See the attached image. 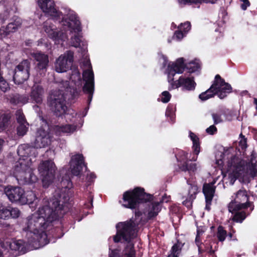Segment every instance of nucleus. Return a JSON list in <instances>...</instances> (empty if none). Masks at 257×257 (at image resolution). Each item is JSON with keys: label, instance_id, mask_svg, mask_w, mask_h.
Segmentation results:
<instances>
[{"label": "nucleus", "instance_id": "obj_1", "mask_svg": "<svg viewBox=\"0 0 257 257\" xmlns=\"http://www.w3.org/2000/svg\"><path fill=\"white\" fill-rule=\"evenodd\" d=\"M67 181V186L60 191H56L54 198L44 200L38 210L27 217L25 229L28 231V249L23 240H18L7 242L11 250H18L23 254L27 250L39 249L48 243L45 230L63 216L68 209L66 204L70 199L68 188L71 187L72 183L70 181Z\"/></svg>", "mask_w": 257, "mask_h": 257}, {"label": "nucleus", "instance_id": "obj_2", "mask_svg": "<svg viewBox=\"0 0 257 257\" xmlns=\"http://www.w3.org/2000/svg\"><path fill=\"white\" fill-rule=\"evenodd\" d=\"M67 19H64L62 21V25L66 26V33L69 31L73 34L71 36L70 43L75 47H80L82 46V54L84 59L81 63L83 64V79L85 84L83 87V90L88 94V101L89 104L92 99L94 89V78L92 71V66L89 60L87 58L86 50V45L81 39V36L79 32L81 31L80 22L76 13L70 10L68 11Z\"/></svg>", "mask_w": 257, "mask_h": 257}, {"label": "nucleus", "instance_id": "obj_3", "mask_svg": "<svg viewBox=\"0 0 257 257\" xmlns=\"http://www.w3.org/2000/svg\"><path fill=\"white\" fill-rule=\"evenodd\" d=\"M82 83L80 73L77 69H75L72 71L69 81H62L60 85V89L51 92L48 103L56 115L59 116L66 112V96L71 95V98H73L77 96Z\"/></svg>", "mask_w": 257, "mask_h": 257}, {"label": "nucleus", "instance_id": "obj_4", "mask_svg": "<svg viewBox=\"0 0 257 257\" xmlns=\"http://www.w3.org/2000/svg\"><path fill=\"white\" fill-rule=\"evenodd\" d=\"M17 153L20 158L15 165L14 176L21 185L36 182L38 178L33 173L34 168L32 166L33 159L38 154L36 149L24 144L19 147Z\"/></svg>", "mask_w": 257, "mask_h": 257}, {"label": "nucleus", "instance_id": "obj_5", "mask_svg": "<svg viewBox=\"0 0 257 257\" xmlns=\"http://www.w3.org/2000/svg\"><path fill=\"white\" fill-rule=\"evenodd\" d=\"M228 176L224 177L226 183L233 185L236 180H242L244 182L248 181L250 177L257 176V154L252 152L248 162L233 157L228 162Z\"/></svg>", "mask_w": 257, "mask_h": 257}, {"label": "nucleus", "instance_id": "obj_6", "mask_svg": "<svg viewBox=\"0 0 257 257\" xmlns=\"http://www.w3.org/2000/svg\"><path fill=\"white\" fill-rule=\"evenodd\" d=\"M139 213H136V216H138V218H136L135 222L130 220L119 222L116 225L117 233L113 237L114 241L118 242L123 240L127 243L122 252L123 257H135V251L132 239L137 236V228L136 224L138 223Z\"/></svg>", "mask_w": 257, "mask_h": 257}, {"label": "nucleus", "instance_id": "obj_7", "mask_svg": "<svg viewBox=\"0 0 257 257\" xmlns=\"http://www.w3.org/2000/svg\"><path fill=\"white\" fill-rule=\"evenodd\" d=\"M184 70V60L182 58H179L175 62H170L168 64L166 73L168 74V81L172 85V88L182 87L184 90L188 91L194 90L196 84L193 77H189L186 75L181 76L178 80L173 81V77L175 74L182 73Z\"/></svg>", "mask_w": 257, "mask_h": 257}, {"label": "nucleus", "instance_id": "obj_8", "mask_svg": "<svg viewBox=\"0 0 257 257\" xmlns=\"http://www.w3.org/2000/svg\"><path fill=\"white\" fill-rule=\"evenodd\" d=\"M232 200L228 205V210L232 214L234 213L233 220L236 222H242L246 217L244 212H237L238 211L250 207L251 203L248 201V195L245 189L239 190L233 197Z\"/></svg>", "mask_w": 257, "mask_h": 257}, {"label": "nucleus", "instance_id": "obj_9", "mask_svg": "<svg viewBox=\"0 0 257 257\" xmlns=\"http://www.w3.org/2000/svg\"><path fill=\"white\" fill-rule=\"evenodd\" d=\"M151 199V195L146 193L143 188L137 187L124 193L122 206L132 209H135L140 203L149 201Z\"/></svg>", "mask_w": 257, "mask_h": 257}, {"label": "nucleus", "instance_id": "obj_10", "mask_svg": "<svg viewBox=\"0 0 257 257\" xmlns=\"http://www.w3.org/2000/svg\"><path fill=\"white\" fill-rule=\"evenodd\" d=\"M67 13L65 14V16L62 18L60 22L62 26L61 30L58 31L56 27L52 24L51 20L46 21L43 25V29L44 31L47 34L48 37L53 39L55 43L60 44L68 39V35L66 33V26L62 25V21L64 19H68ZM69 21V20H68Z\"/></svg>", "mask_w": 257, "mask_h": 257}, {"label": "nucleus", "instance_id": "obj_11", "mask_svg": "<svg viewBox=\"0 0 257 257\" xmlns=\"http://www.w3.org/2000/svg\"><path fill=\"white\" fill-rule=\"evenodd\" d=\"M38 171L42 177L43 187H48L55 178L56 166L52 160L42 161L38 168Z\"/></svg>", "mask_w": 257, "mask_h": 257}, {"label": "nucleus", "instance_id": "obj_12", "mask_svg": "<svg viewBox=\"0 0 257 257\" xmlns=\"http://www.w3.org/2000/svg\"><path fill=\"white\" fill-rule=\"evenodd\" d=\"M30 63L25 60L17 66L15 70L13 79L16 84H21L29 77Z\"/></svg>", "mask_w": 257, "mask_h": 257}, {"label": "nucleus", "instance_id": "obj_13", "mask_svg": "<svg viewBox=\"0 0 257 257\" xmlns=\"http://www.w3.org/2000/svg\"><path fill=\"white\" fill-rule=\"evenodd\" d=\"M211 87L214 94H217L221 99L224 98L226 96V94L230 93L231 91L230 85L226 83L219 75L215 76Z\"/></svg>", "mask_w": 257, "mask_h": 257}, {"label": "nucleus", "instance_id": "obj_14", "mask_svg": "<svg viewBox=\"0 0 257 257\" xmlns=\"http://www.w3.org/2000/svg\"><path fill=\"white\" fill-rule=\"evenodd\" d=\"M73 60V53L71 51H68L60 55L56 60L55 64L56 71L59 73L67 71L70 68Z\"/></svg>", "mask_w": 257, "mask_h": 257}, {"label": "nucleus", "instance_id": "obj_15", "mask_svg": "<svg viewBox=\"0 0 257 257\" xmlns=\"http://www.w3.org/2000/svg\"><path fill=\"white\" fill-rule=\"evenodd\" d=\"M38 3L43 12L47 14L54 19L58 20L61 19L62 14L55 9L53 1L38 0Z\"/></svg>", "mask_w": 257, "mask_h": 257}, {"label": "nucleus", "instance_id": "obj_16", "mask_svg": "<svg viewBox=\"0 0 257 257\" xmlns=\"http://www.w3.org/2000/svg\"><path fill=\"white\" fill-rule=\"evenodd\" d=\"M52 141L51 137L47 131L40 128L37 132L34 143L35 148H42L48 146Z\"/></svg>", "mask_w": 257, "mask_h": 257}, {"label": "nucleus", "instance_id": "obj_17", "mask_svg": "<svg viewBox=\"0 0 257 257\" xmlns=\"http://www.w3.org/2000/svg\"><path fill=\"white\" fill-rule=\"evenodd\" d=\"M5 193L11 202L25 204L26 200L23 198L24 191L21 188L8 187L5 189Z\"/></svg>", "mask_w": 257, "mask_h": 257}, {"label": "nucleus", "instance_id": "obj_18", "mask_svg": "<svg viewBox=\"0 0 257 257\" xmlns=\"http://www.w3.org/2000/svg\"><path fill=\"white\" fill-rule=\"evenodd\" d=\"M70 166L72 174L74 176H78L82 169V167L85 166L83 155L77 154L72 156L70 161Z\"/></svg>", "mask_w": 257, "mask_h": 257}, {"label": "nucleus", "instance_id": "obj_19", "mask_svg": "<svg viewBox=\"0 0 257 257\" xmlns=\"http://www.w3.org/2000/svg\"><path fill=\"white\" fill-rule=\"evenodd\" d=\"M45 94L43 86L38 83H35L31 88L30 98L32 102L37 104L42 103Z\"/></svg>", "mask_w": 257, "mask_h": 257}, {"label": "nucleus", "instance_id": "obj_20", "mask_svg": "<svg viewBox=\"0 0 257 257\" xmlns=\"http://www.w3.org/2000/svg\"><path fill=\"white\" fill-rule=\"evenodd\" d=\"M32 55L37 62V69L39 70L45 71L49 63L48 55L41 52L33 53Z\"/></svg>", "mask_w": 257, "mask_h": 257}, {"label": "nucleus", "instance_id": "obj_21", "mask_svg": "<svg viewBox=\"0 0 257 257\" xmlns=\"http://www.w3.org/2000/svg\"><path fill=\"white\" fill-rule=\"evenodd\" d=\"M187 183L189 186L188 196L186 197V199L183 202V203L187 207H189L196 197L198 187L195 182L190 179L187 180Z\"/></svg>", "mask_w": 257, "mask_h": 257}, {"label": "nucleus", "instance_id": "obj_22", "mask_svg": "<svg viewBox=\"0 0 257 257\" xmlns=\"http://www.w3.org/2000/svg\"><path fill=\"white\" fill-rule=\"evenodd\" d=\"M215 188L213 183L205 184L203 187V192L206 199V209L209 210L214 196Z\"/></svg>", "mask_w": 257, "mask_h": 257}, {"label": "nucleus", "instance_id": "obj_23", "mask_svg": "<svg viewBox=\"0 0 257 257\" xmlns=\"http://www.w3.org/2000/svg\"><path fill=\"white\" fill-rule=\"evenodd\" d=\"M76 127L74 124L57 125L53 127V130L57 136H60L62 134H72L76 130Z\"/></svg>", "mask_w": 257, "mask_h": 257}, {"label": "nucleus", "instance_id": "obj_24", "mask_svg": "<svg viewBox=\"0 0 257 257\" xmlns=\"http://www.w3.org/2000/svg\"><path fill=\"white\" fill-rule=\"evenodd\" d=\"M161 209V206L159 201H154L149 205L148 208L145 212L149 219L156 217Z\"/></svg>", "mask_w": 257, "mask_h": 257}, {"label": "nucleus", "instance_id": "obj_25", "mask_svg": "<svg viewBox=\"0 0 257 257\" xmlns=\"http://www.w3.org/2000/svg\"><path fill=\"white\" fill-rule=\"evenodd\" d=\"M217 0H177L180 6L186 5H198L203 3L214 4Z\"/></svg>", "mask_w": 257, "mask_h": 257}, {"label": "nucleus", "instance_id": "obj_26", "mask_svg": "<svg viewBox=\"0 0 257 257\" xmlns=\"http://www.w3.org/2000/svg\"><path fill=\"white\" fill-rule=\"evenodd\" d=\"M29 100V97L26 95H20L16 94L11 97L10 101L11 103L18 104H24L28 102Z\"/></svg>", "mask_w": 257, "mask_h": 257}, {"label": "nucleus", "instance_id": "obj_27", "mask_svg": "<svg viewBox=\"0 0 257 257\" xmlns=\"http://www.w3.org/2000/svg\"><path fill=\"white\" fill-rule=\"evenodd\" d=\"M11 116L9 114H3L0 116V132L9 127L11 124Z\"/></svg>", "mask_w": 257, "mask_h": 257}, {"label": "nucleus", "instance_id": "obj_28", "mask_svg": "<svg viewBox=\"0 0 257 257\" xmlns=\"http://www.w3.org/2000/svg\"><path fill=\"white\" fill-rule=\"evenodd\" d=\"M184 69L186 68L190 73H194L198 71L200 68V64L199 60H195L190 61L187 63L185 65L184 64Z\"/></svg>", "mask_w": 257, "mask_h": 257}, {"label": "nucleus", "instance_id": "obj_29", "mask_svg": "<svg viewBox=\"0 0 257 257\" xmlns=\"http://www.w3.org/2000/svg\"><path fill=\"white\" fill-rule=\"evenodd\" d=\"M22 25V20L19 18H17L13 22L9 23L7 25L8 32L10 33L15 32Z\"/></svg>", "mask_w": 257, "mask_h": 257}, {"label": "nucleus", "instance_id": "obj_30", "mask_svg": "<svg viewBox=\"0 0 257 257\" xmlns=\"http://www.w3.org/2000/svg\"><path fill=\"white\" fill-rule=\"evenodd\" d=\"M190 138L193 142V149L194 153L198 155L200 152V144L199 138L193 133H190Z\"/></svg>", "mask_w": 257, "mask_h": 257}, {"label": "nucleus", "instance_id": "obj_31", "mask_svg": "<svg viewBox=\"0 0 257 257\" xmlns=\"http://www.w3.org/2000/svg\"><path fill=\"white\" fill-rule=\"evenodd\" d=\"M23 198L26 200L25 204L27 203L32 204L36 200V195L33 191H30L24 193Z\"/></svg>", "mask_w": 257, "mask_h": 257}, {"label": "nucleus", "instance_id": "obj_32", "mask_svg": "<svg viewBox=\"0 0 257 257\" xmlns=\"http://www.w3.org/2000/svg\"><path fill=\"white\" fill-rule=\"evenodd\" d=\"M215 95L213 89L211 86L208 90H207L205 92H202L201 93L199 97L202 100H206L208 99L213 97Z\"/></svg>", "mask_w": 257, "mask_h": 257}, {"label": "nucleus", "instance_id": "obj_33", "mask_svg": "<svg viewBox=\"0 0 257 257\" xmlns=\"http://www.w3.org/2000/svg\"><path fill=\"white\" fill-rule=\"evenodd\" d=\"M29 124L27 122L20 123L17 128L19 136H23L28 131Z\"/></svg>", "mask_w": 257, "mask_h": 257}, {"label": "nucleus", "instance_id": "obj_34", "mask_svg": "<svg viewBox=\"0 0 257 257\" xmlns=\"http://www.w3.org/2000/svg\"><path fill=\"white\" fill-rule=\"evenodd\" d=\"M217 237L220 241H223L226 237V231L221 226L218 227Z\"/></svg>", "mask_w": 257, "mask_h": 257}, {"label": "nucleus", "instance_id": "obj_35", "mask_svg": "<svg viewBox=\"0 0 257 257\" xmlns=\"http://www.w3.org/2000/svg\"><path fill=\"white\" fill-rule=\"evenodd\" d=\"M197 164L195 163H190L188 164L187 163H185V165H183L181 169L183 171H188L189 172H194L197 169Z\"/></svg>", "mask_w": 257, "mask_h": 257}, {"label": "nucleus", "instance_id": "obj_36", "mask_svg": "<svg viewBox=\"0 0 257 257\" xmlns=\"http://www.w3.org/2000/svg\"><path fill=\"white\" fill-rule=\"evenodd\" d=\"M171 251V254H169L168 257H178L181 251L180 245L177 244H174L172 246Z\"/></svg>", "mask_w": 257, "mask_h": 257}, {"label": "nucleus", "instance_id": "obj_37", "mask_svg": "<svg viewBox=\"0 0 257 257\" xmlns=\"http://www.w3.org/2000/svg\"><path fill=\"white\" fill-rule=\"evenodd\" d=\"M188 153L184 151H180L176 155V158L179 162H185L188 159Z\"/></svg>", "mask_w": 257, "mask_h": 257}, {"label": "nucleus", "instance_id": "obj_38", "mask_svg": "<svg viewBox=\"0 0 257 257\" xmlns=\"http://www.w3.org/2000/svg\"><path fill=\"white\" fill-rule=\"evenodd\" d=\"M16 116L19 124L27 122L23 112L21 110H18L16 111Z\"/></svg>", "mask_w": 257, "mask_h": 257}, {"label": "nucleus", "instance_id": "obj_39", "mask_svg": "<svg viewBox=\"0 0 257 257\" xmlns=\"http://www.w3.org/2000/svg\"><path fill=\"white\" fill-rule=\"evenodd\" d=\"M203 232H204V231L200 230L199 229H198L197 232V235H196V238H195V242H196L197 246H198V251H199V252L204 251L203 250H202L201 249V244L200 243V236L202 234Z\"/></svg>", "mask_w": 257, "mask_h": 257}, {"label": "nucleus", "instance_id": "obj_40", "mask_svg": "<svg viewBox=\"0 0 257 257\" xmlns=\"http://www.w3.org/2000/svg\"><path fill=\"white\" fill-rule=\"evenodd\" d=\"M191 24L189 22H186L183 24H181L179 27L178 29L182 31L185 34L190 30Z\"/></svg>", "mask_w": 257, "mask_h": 257}, {"label": "nucleus", "instance_id": "obj_41", "mask_svg": "<svg viewBox=\"0 0 257 257\" xmlns=\"http://www.w3.org/2000/svg\"><path fill=\"white\" fill-rule=\"evenodd\" d=\"M221 115V113L220 112H214L212 114L214 124H216L222 122Z\"/></svg>", "mask_w": 257, "mask_h": 257}, {"label": "nucleus", "instance_id": "obj_42", "mask_svg": "<svg viewBox=\"0 0 257 257\" xmlns=\"http://www.w3.org/2000/svg\"><path fill=\"white\" fill-rule=\"evenodd\" d=\"M185 35L184 33L179 29L175 32L173 36V39L177 41H180L183 38Z\"/></svg>", "mask_w": 257, "mask_h": 257}, {"label": "nucleus", "instance_id": "obj_43", "mask_svg": "<svg viewBox=\"0 0 257 257\" xmlns=\"http://www.w3.org/2000/svg\"><path fill=\"white\" fill-rule=\"evenodd\" d=\"M171 97V95L168 91H165L162 93L161 101L164 103L169 102Z\"/></svg>", "mask_w": 257, "mask_h": 257}, {"label": "nucleus", "instance_id": "obj_44", "mask_svg": "<svg viewBox=\"0 0 257 257\" xmlns=\"http://www.w3.org/2000/svg\"><path fill=\"white\" fill-rule=\"evenodd\" d=\"M95 178L96 176L93 173L88 172L86 177V181L88 183V185H89L91 182H92Z\"/></svg>", "mask_w": 257, "mask_h": 257}, {"label": "nucleus", "instance_id": "obj_45", "mask_svg": "<svg viewBox=\"0 0 257 257\" xmlns=\"http://www.w3.org/2000/svg\"><path fill=\"white\" fill-rule=\"evenodd\" d=\"M239 139V146L242 149L246 148L247 147L246 140L243 136H242L241 134L240 135Z\"/></svg>", "mask_w": 257, "mask_h": 257}, {"label": "nucleus", "instance_id": "obj_46", "mask_svg": "<svg viewBox=\"0 0 257 257\" xmlns=\"http://www.w3.org/2000/svg\"><path fill=\"white\" fill-rule=\"evenodd\" d=\"M204 248H202L201 247V249L202 250H203L204 251H201V252H199V253H202L204 252H209L210 253L212 254V253H213L214 252V251L212 250V246L210 245H208L207 243H206L205 244H204Z\"/></svg>", "mask_w": 257, "mask_h": 257}, {"label": "nucleus", "instance_id": "obj_47", "mask_svg": "<svg viewBox=\"0 0 257 257\" xmlns=\"http://www.w3.org/2000/svg\"><path fill=\"white\" fill-rule=\"evenodd\" d=\"M10 33V32H8L7 27L6 28L3 27L0 29V38H3L6 37Z\"/></svg>", "mask_w": 257, "mask_h": 257}, {"label": "nucleus", "instance_id": "obj_48", "mask_svg": "<svg viewBox=\"0 0 257 257\" xmlns=\"http://www.w3.org/2000/svg\"><path fill=\"white\" fill-rule=\"evenodd\" d=\"M206 131L208 134L213 135L217 132V128L214 125H212L208 127Z\"/></svg>", "mask_w": 257, "mask_h": 257}, {"label": "nucleus", "instance_id": "obj_49", "mask_svg": "<svg viewBox=\"0 0 257 257\" xmlns=\"http://www.w3.org/2000/svg\"><path fill=\"white\" fill-rule=\"evenodd\" d=\"M166 115L167 117H170L171 120L172 121H173L174 117H173V111L172 108H171L169 107H168L167 108V110L166 111Z\"/></svg>", "mask_w": 257, "mask_h": 257}, {"label": "nucleus", "instance_id": "obj_50", "mask_svg": "<svg viewBox=\"0 0 257 257\" xmlns=\"http://www.w3.org/2000/svg\"><path fill=\"white\" fill-rule=\"evenodd\" d=\"M120 250L118 249H113L109 253V257H120Z\"/></svg>", "mask_w": 257, "mask_h": 257}, {"label": "nucleus", "instance_id": "obj_51", "mask_svg": "<svg viewBox=\"0 0 257 257\" xmlns=\"http://www.w3.org/2000/svg\"><path fill=\"white\" fill-rule=\"evenodd\" d=\"M242 4L241 5L242 10H245L247 8L250 6V3L248 0H241Z\"/></svg>", "mask_w": 257, "mask_h": 257}, {"label": "nucleus", "instance_id": "obj_52", "mask_svg": "<svg viewBox=\"0 0 257 257\" xmlns=\"http://www.w3.org/2000/svg\"><path fill=\"white\" fill-rule=\"evenodd\" d=\"M170 199V196H167L166 195H164L162 196V199L161 201H160L159 202L160 203V204L161 205V203L163 202H168L169 201Z\"/></svg>", "mask_w": 257, "mask_h": 257}, {"label": "nucleus", "instance_id": "obj_53", "mask_svg": "<svg viewBox=\"0 0 257 257\" xmlns=\"http://www.w3.org/2000/svg\"><path fill=\"white\" fill-rule=\"evenodd\" d=\"M162 61L163 65L165 67L167 65V58L164 55H162L161 58H160V61L161 62Z\"/></svg>", "mask_w": 257, "mask_h": 257}, {"label": "nucleus", "instance_id": "obj_54", "mask_svg": "<svg viewBox=\"0 0 257 257\" xmlns=\"http://www.w3.org/2000/svg\"><path fill=\"white\" fill-rule=\"evenodd\" d=\"M253 102L256 105V109L257 110V98L254 99Z\"/></svg>", "mask_w": 257, "mask_h": 257}, {"label": "nucleus", "instance_id": "obj_55", "mask_svg": "<svg viewBox=\"0 0 257 257\" xmlns=\"http://www.w3.org/2000/svg\"><path fill=\"white\" fill-rule=\"evenodd\" d=\"M216 163L218 164V165H221L222 163V161L221 160H217L216 161Z\"/></svg>", "mask_w": 257, "mask_h": 257}, {"label": "nucleus", "instance_id": "obj_56", "mask_svg": "<svg viewBox=\"0 0 257 257\" xmlns=\"http://www.w3.org/2000/svg\"><path fill=\"white\" fill-rule=\"evenodd\" d=\"M197 160V157H193L191 159H190V161H196Z\"/></svg>", "mask_w": 257, "mask_h": 257}, {"label": "nucleus", "instance_id": "obj_57", "mask_svg": "<svg viewBox=\"0 0 257 257\" xmlns=\"http://www.w3.org/2000/svg\"><path fill=\"white\" fill-rule=\"evenodd\" d=\"M9 225V224H4L3 225V226H5V227H7V226H8Z\"/></svg>", "mask_w": 257, "mask_h": 257}, {"label": "nucleus", "instance_id": "obj_58", "mask_svg": "<svg viewBox=\"0 0 257 257\" xmlns=\"http://www.w3.org/2000/svg\"><path fill=\"white\" fill-rule=\"evenodd\" d=\"M255 137L257 139V131L255 132Z\"/></svg>", "mask_w": 257, "mask_h": 257}, {"label": "nucleus", "instance_id": "obj_59", "mask_svg": "<svg viewBox=\"0 0 257 257\" xmlns=\"http://www.w3.org/2000/svg\"><path fill=\"white\" fill-rule=\"evenodd\" d=\"M168 41L169 43H171V40L170 39H168Z\"/></svg>", "mask_w": 257, "mask_h": 257}, {"label": "nucleus", "instance_id": "obj_60", "mask_svg": "<svg viewBox=\"0 0 257 257\" xmlns=\"http://www.w3.org/2000/svg\"><path fill=\"white\" fill-rule=\"evenodd\" d=\"M229 236H230V237H232V234H231V233H229Z\"/></svg>", "mask_w": 257, "mask_h": 257}, {"label": "nucleus", "instance_id": "obj_61", "mask_svg": "<svg viewBox=\"0 0 257 257\" xmlns=\"http://www.w3.org/2000/svg\"><path fill=\"white\" fill-rule=\"evenodd\" d=\"M170 84H171V83H170ZM171 85L172 86V85ZM171 89H172V86L171 87V88H169V90H171Z\"/></svg>", "mask_w": 257, "mask_h": 257}, {"label": "nucleus", "instance_id": "obj_62", "mask_svg": "<svg viewBox=\"0 0 257 257\" xmlns=\"http://www.w3.org/2000/svg\"><path fill=\"white\" fill-rule=\"evenodd\" d=\"M64 183H65V182H64V181H63L62 182V184H64Z\"/></svg>", "mask_w": 257, "mask_h": 257}]
</instances>
